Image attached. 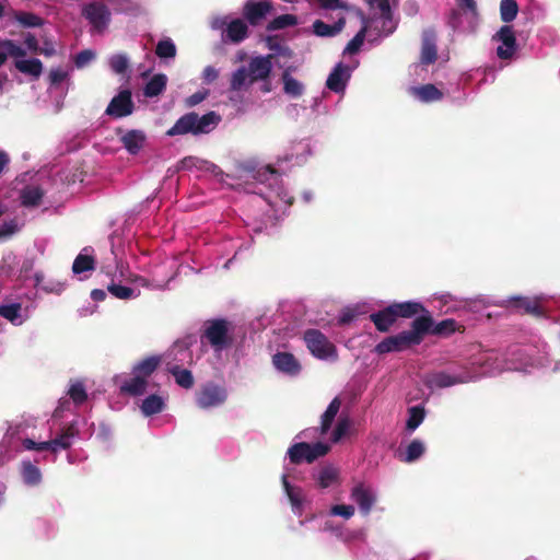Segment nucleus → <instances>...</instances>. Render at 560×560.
<instances>
[{
    "label": "nucleus",
    "mask_w": 560,
    "mask_h": 560,
    "mask_svg": "<svg viewBox=\"0 0 560 560\" xmlns=\"http://www.w3.org/2000/svg\"><path fill=\"white\" fill-rule=\"evenodd\" d=\"M25 45L27 46V48L37 54L38 50H39V46H38V40L37 38L35 37V35L31 34V33H27V35L25 36V40H24Z\"/></svg>",
    "instance_id": "e2e57ef3"
},
{
    "label": "nucleus",
    "mask_w": 560,
    "mask_h": 560,
    "mask_svg": "<svg viewBox=\"0 0 560 560\" xmlns=\"http://www.w3.org/2000/svg\"><path fill=\"white\" fill-rule=\"evenodd\" d=\"M44 197V190L38 186H26L21 191V203L24 207H37Z\"/></svg>",
    "instance_id": "bb28decb"
},
{
    "label": "nucleus",
    "mask_w": 560,
    "mask_h": 560,
    "mask_svg": "<svg viewBox=\"0 0 560 560\" xmlns=\"http://www.w3.org/2000/svg\"><path fill=\"white\" fill-rule=\"evenodd\" d=\"M282 485L292 506L300 509L302 506V490L292 487L285 475L282 476Z\"/></svg>",
    "instance_id": "37998d69"
},
{
    "label": "nucleus",
    "mask_w": 560,
    "mask_h": 560,
    "mask_svg": "<svg viewBox=\"0 0 560 560\" xmlns=\"http://www.w3.org/2000/svg\"><path fill=\"white\" fill-rule=\"evenodd\" d=\"M272 3L268 0H248L243 8V16L250 25L256 26L272 11Z\"/></svg>",
    "instance_id": "9b49d317"
},
{
    "label": "nucleus",
    "mask_w": 560,
    "mask_h": 560,
    "mask_svg": "<svg viewBox=\"0 0 560 560\" xmlns=\"http://www.w3.org/2000/svg\"><path fill=\"white\" fill-rule=\"evenodd\" d=\"M272 363L278 371L288 375H298L301 371V364L290 352H277L272 357Z\"/></svg>",
    "instance_id": "f3484780"
},
{
    "label": "nucleus",
    "mask_w": 560,
    "mask_h": 560,
    "mask_svg": "<svg viewBox=\"0 0 560 560\" xmlns=\"http://www.w3.org/2000/svg\"><path fill=\"white\" fill-rule=\"evenodd\" d=\"M226 399V389L214 383L205 384L196 395V402L200 409L218 407L224 404Z\"/></svg>",
    "instance_id": "423d86ee"
},
{
    "label": "nucleus",
    "mask_w": 560,
    "mask_h": 560,
    "mask_svg": "<svg viewBox=\"0 0 560 560\" xmlns=\"http://www.w3.org/2000/svg\"><path fill=\"white\" fill-rule=\"evenodd\" d=\"M167 78L163 73L153 75L145 84L143 94L147 97H155L160 95L166 88Z\"/></svg>",
    "instance_id": "c756f323"
},
{
    "label": "nucleus",
    "mask_w": 560,
    "mask_h": 560,
    "mask_svg": "<svg viewBox=\"0 0 560 560\" xmlns=\"http://www.w3.org/2000/svg\"><path fill=\"white\" fill-rule=\"evenodd\" d=\"M218 77H219V71L214 67L207 66L203 69L202 78H203L205 82L211 83V82L215 81L218 79Z\"/></svg>",
    "instance_id": "680f3d73"
},
{
    "label": "nucleus",
    "mask_w": 560,
    "mask_h": 560,
    "mask_svg": "<svg viewBox=\"0 0 560 560\" xmlns=\"http://www.w3.org/2000/svg\"><path fill=\"white\" fill-rule=\"evenodd\" d=\"M68 395L75 405H82L88 399L84 385L80 382L72 384L68 390Z\"/></svg>",
    "instance_id": "09e8293b"
},
{
    "label": "nucleus",
    "mask_w": 560,
    "mask_h": 560,
    "mask_svg": "<svg viewBox=\"0 0 560 560\" xmlns=\"http://www.w3.org/2000/svg\"><path fill=\"white\" fill-rule=\"evenodd\" d=\"M343 24H345L343 20H339L334 25H329V24L323 22L322 20H316L313 23V31L317 36H320V37L335 36L342 30Z\"/></svg>",
    "instance_id": "473e14b6"
},
{
    "label": "nucleus",
    "mask_w": 560,
    "mask_h": 560,
    "mask_svg": "<svg viewBox=\"0 0 560 560\" xmlns=\"http://www.w3.org/2000/svg\"><path fill=\"white\" fill-rule=\"evenodd\" d=\"M338 478L339 471L337 468L332 466H325L320 469L318 474L317 482L322 489H326L332 486L335 482H337Z\"/></svg>",
    "instance_id": "e433bc0d"
},
{
    "label": "nucleus",
    "mask_w": 560,
    "mask_h": 560,
    "mask_svg": "<svg viewBox=\"0 0 560 560\" xmlns=\"http://www.w3.org/2000/svg\"><path fill=\"white\" fill-rule=\"evenodd\" d=\"M470 380H471V376L469 375L468 372H463L460 374H450L447 372L441 371V372L433 373L430 376L428 384L431 387L445 388V387L454 386L457 384L467 383Z\"/></svg>",
    "instance_id": "ddd939ff"
},
{
    "label": "nucleus",
    "mask_w": 560,
    "mask_h": 560,
    "mask_svg": "<svg viewBox=\"0 0 560 560\" xmlns=\"http://www.w3.org/2000/svg\"><path fill=\"white\" fill-rule=\"evenodd\" d=\"M38 52L46 57H51L56 54V49L50 42L45 40L44 46L42 48L39 47Z\"/></svg>",
    "instance_id": "69168bd1"
},
{
    "label": "nucleus",
    "mask_w": 560,
    "mask_h": 560,
    "mask_svg": "<svg viewBox=\"0 0 560 560\" xmlns=\"http://www.w3.org/2000/svg\"><path fill=\"white\" fill-rule=\"evenodd\" d=\"M429 326L430 320L428 318H415L410 330L386 337L375 346V352L378 354L400 352L412 346H418L423 341Z\"/></svg>",
    "instance_id": "f257e3e1"
},
{
    "label": "nucleus",
    "mask_w": 560,
    "mask_h": 560,
    "mask_svg": "<svg viewBox=\"0 0 560 560\" xmlns=\"http://www.w3.org/2000/svg\"><path fill=\"white\" fill-rule=\"evenodd\" d=\"M351 499L358 504L363 515H369L376 502V497L372 489L365 487L363 483H359L352 488Z\"/></svg>",
    "instance_id": "4468645a"
},
{
    "label": "nucleus",
    "mask_w": 560,
    "mask_h": 560,
    "mask_svg": "<svg viewBox=\"0 0 560 560\" xmlns=\"http://www.w3.org/2000/svg\"><path fill=\"white\" fill-rule=\"evenodd\" d=\"M109 66L115 73L122 74L127 71L129 62L125 55L117 54L110 57Z\"/></svg>",
    "instance_id": "8fccbe9b"
},
{
    "label": "nucleus",
    "mask_w": 560,
    "mask_h": 560,
    "mask_svg": "<svg viewBox=\"0 0 560 560\" xmlns=\"http://www.w3.org/2000/svg\"><path fill=\"white\" fill-rule=\"evenodd\" d=\"M457 1H458V4L460 8L467 9L468 11L474 12V13L477 11V4H476L475 0H457Z\"/></svg>",
    "instance_id": "774afa93"
},
{
    "label": "nucleus",
    "mask_w": 560,
    "mask_h": 560,
    "mask_svg": "<svg viewBox=\"0 0 560 560\" xmlns=\"http://www.w3.org/2000/svg\"><path fill=\"white\" fill-rule=\"evenodd\" d=\"M396 318H411L417 314H425L429 312L420 302L407 301L401 303H393L390 304Z\"/></svg>",
    "instance_id": "aec40b11"
},
{
    "label": "nucleus",
    "mask_w": 560,
    "mask_h": 560,
    "mask_svg": "<svg viewBox=\"0 0 560 560\" xmlns=\"http://www.w3.org/2000/svg\"><path fill=\"white\" fill-rule=\"evenodd\" d=\"M371 322L375 325L376 329L381 332H386L390 329V327L395 324L397 320L395 313L390 305L387 307L376 312L372 313L370 315Z\"/></svg>",
    "instance_id": "412c9836"
},
{
    "label": "nucleus",
    "mask_w": 560,
    "mask_h": 560,
    "mask_svg": "<svg viewBox=\"0 0 560 560\" xmlns=\"http://www.w3.org/2000/svg\"><path fill=\"white\" fill-rule=\"evenodd\" d=\"M14 19L24 27H39L44 24V20L32 12L15 11Z\"/></svg>",
    "instance_id": "a19ab883"
},
{
    "label": "nucleus",
    "mask_w": 560,
    "mask_h": 560,
    "mask_svg": "<svg viewBox=\"0 0 560 560\" xmlns=\"http://www.w3.org/2000/svg\"><path fill=\"white\" fill-rule=\"evenodd\" d=\"M368 32V26L364 25L355 35L354 37L347 44L345 48V54L354 55L357 54L360 48L362 47L365 35Z\"/></svg>",
    "instance_id": "49530a36"
},
{
    "label": "nucleus",
    "mask_w": 560,
    "mask_h": 560,
    "mask_svg": "<svg viewBox=\"0 0 560 560\" xmlns=\"http://www.w3.org/2000/svg\"><path fill=\"white\" fill-rule=\"evenodd\" d=\"M21 305L18 303L0 305V316L14 322L20 316Z\"/></svg>",
    "instance_id": "3c124183"
},
{
    "label": "nucleus",
    "mask_w": 560,
    "mask_h": 560,
    "mask_svg": "<svg viewBox=\"0 0 560 560\" xmlns=\"http://www.w3.org/2000/svg\"><path fill=\"white\" fill-rule=\"evenodd\" d=\"M148 381L138 374H132V377L126 380L120 386L121 394H127L132 397L142 396L147 392Z\"/></svg>",
    "instance_id": "b1692460"
},
{
    "label": "nucleus",
    "mask_w": 560,
    "mask_h": 560,
    "mask_svg": "<svg viewBox=\"0 0 560 560\" xmlns=\"http://www.w3.org/2000/svg\"><path fill=\"white\" fill-rule=\"evenodd\" d=\"M438 35L434 28H425L421 35L420 62L429 66L438 60Z\"/></svg>",
    "instance_id": "f8f14e48"
},
{
    "label": "nucleus",
    "mask_w": 560,
    "mask_h": 560,
    "mask_svg": "<svg viewBox=\"0 0 560 560\" xmlns=\"http://www.w3.org/2000/svg\"><path fill=\"white\" fill-rule=\"evenodd\" d=\"M167 371L175 377V382L178 386L185 389H190L194 386L195 380L191 371L171 363L167 364Z\"/></svg>",
    "instance_id": "393cba45"
},
{
    "label": "nucleus",
    "mask_w": 560,
    "mask_h": 560,
    "mask_svg": "<svg viewBox=\"0 0 560 560\" xmlns=\"http://www.w3.org/2000/svg\"><path fill=\"white\" fill-rule=\"evenodd\" d=\"M341 401L338 397H335L328 405L326 411L322 416L320 433L326 434L330 429L339 409Z\"/></svg>",
    "instance_id": "c85d7f7f"
},
{
    "label": "nucleus",
    "mask_w": 560,
    "mask_h": 560,
    "mask_svg": "<svg viewBox=\"0 0 560 560\" xmlns=\"http://www.w3.org/2000/svg\"><path fill=\"white\" fill-rule=\"evenodd\" d=\"M320 8L325 10H336L343 8V4L340 2V0H317Z\"/></svg>",
    "instance_id": "0e129e2a"
},
{
    "label": "nucleus",
    "mask_w": 560,
    "mask_h": 560,
    "mask_svg": "<svg viewBox=\"0 0 560 560\" xmlns=\"http://www.w3.org/2000/svg\"><path fill=\"white\" fill-rule=\"evenodd\" d=\"M412 94L421 102L431 103L442 100L443 93L431 83L423 84L418 88H412Z\"/></svg>",
    "instance_id": "a878e982"
},
{
    "label": "nucleus",
    "mask_w": 560,
    "mask_h": 560,
    "mask_svg": "<svg viewBox=\"0 0 560 560\" xmlns=\"http://www.w3.org/2000/svg\"><path fill=\"white\" fill-rule=\"evenodd\" d=\"M298 24V18L293 14H282L271 20L267 25V31H278Z\"/></svg>",
    "instance_id": "79ce46f5"
},
{
    "label": "nucleus",
    "mask_w": 560,
    "mask_h": 560,
    "mask_svg": "<svg viewBox=\"0 0 560 560\" xmlns=\"http://www.w3.org/2000/svg\"><path fill=\"white\" fill-rule=\"evenodd\" d=\"M505 306L516 312L539 316L541 307L539 303L527 296H511L505 301Z\"/></svg>",
    "instance_id": "dca6fc26"
},
{
    "label": "nucleus",
    "mask_w": 560,
    "mask_h": 560,
    "mask_svg": "<svg viewBox=\"0 0 560 560\" xmlns=\"http://www.w3.org/2000/svg\"><path fill=\"white\" fill-rule=\"evenodd\" d=\"M231 324L224 318L210 319L205 323L201 338L208 340L214 351H222L233 345V337L230 335Z\"/></svg>",
    "instance_id": "7ed1b4c3"
},
{
    "label": "nucleus",
    "mask_w": 560,
    "mask_h": 560,
    "mask_svg": "<svg viewBox=\"0 0 560 560\" xmlns=\"http://www.w3.org/2000/svg\"><path fill=\"white\" fill-rule=\"evenodd\" d=\"M49 443H51L52 453H57L59 450H68L71 446V440L65 433H60L57 438L50 440Z\"/></svg>",
    "instance_id": "864d4df0"
},
{
    "label": "nucleus",
    "mask_w": 560,
    "mask_h": 560,
    "mask_svg": "<svg viewBox=\"0 0 560 560\" xmlns=\"http://www.w3.org/2000/svg\"><path fill=\"white\" fill-rule=\"evenodd\" d=\"M23 446L30 451H37V452L51 451V443H49V441L35 442L32 439H25L23 441Z\"/></svg>",
    "instance_id": "5fc2aeb1"
},
{
    "label": "nucleus",
    "mask_w": 560,
    "mask_h": 560,
    "mask_svg": "<svg viewBox=\"0 0 560 560\" xmlns=\"http://www.w3.org/2000/svg\"><path fill=\"white\" fill-rule=\"evenodd\" d=\"M155 54L160 58H174L176 56V46L171 38L162 39L155 47Z\"/></svg>",
    "instance_id": "a18cd8bd"
},
{
    "label": "nucleus",
    "mask_w": 560,
    "mask_h": 560,
    "mask_svg": "<svg viewBox=\"0 0 560 560\" xmlns=\"http://www.w3.org/2000/svg\"><path fill=\"white\" fill-rule=\"evenodd\" d=\"M518 13V4L515 0L500 1V18L504 23L514 21Z\"/></svg>",
    "instance_id": "4c0bfd02"
},
{
    "label": "nucleus",
    "mask_w": 560,
    "mask_h": 560,
    "mask_svg": "<svg viewBox=\"0 0 560 560\" xmlns=\"http://www.w3.org/2000/svg\"><path fill=\"white\" fill-rule=\"evenodd\" d=\"M162 362L160 355H150L137 362L132 368V374H138L145 381L158 370Z\"/></svg>",
    "instance_id": "5701e85b"
},
{
    "label": "nucleus",
    "mask_w": 560,
    "mask_h": 560,
    "mask_svg": "<svg viewBox=\"0 0 560 560\" xmlns=\"http://www.w3.org/2000/svg\"><path fill=\"white\" fill-rule=\"evenodd\" d=\"M164 400L159 395L152 394L148 396L141 405V411L144 416H153L160 413L164 409Z\"/></svg>",
    "instance_id": "72a5a7b5"
},
{
    "label": "nucleus",
    "mask_w": 560,
    "mask_h": 560,
    "mask_svg": "<svg viewBox=\"0 0 560 560\" xmlns=\"http://www.w3.org/2000/svg\"><path fill=\"white\" fill-rule=\"evenodd\" d=\"M0 48L2 49V54H7V58L9 56L21 58L26 55V51L11 39L0 40Z\"/></svg>",
    "instance_id": "de8ad7c7"
},
{
    "label": "nucleus",
    "mask_w": 560,
    "mask_h": 560,
    "mask_svg": "<svg viewBox=\"0 0 560 560\" xmlns=\"http://www.w3.org/2000/svg\"><path fill=\"white\" fill-rule=\"evenodd\" d=\"M21 474L23 481L28 486H36L42 480V474L37 466L32 464L31 462H23Z\"/></svg>",
    "instance_id": "f704fd0d"
},
{
    "label": "nucleus",
    "mask_w": 560,
    "mask_h": 560,
    "mask_svg": "<svg viewBox=\"0 0 560 560\" xmlns=\"http://www.w3.org/2000/svg\"><path fill=\"white\" fill-rule=\"evenodd\" d=\"M347 66L338 63L328 75L326 86L336 93L343 92L350 78Z\"/></svg>",
    "instance_id": "a211bd4d"
},
{
    "label": "nucleus",
    "mask_w": 560,
    "mask_h": 560,
    "mask_svg": "<svg viewBox=\"0 0 560 560\" xmlns=\"http://www.w3.org/2000/svg\"><path fill=\"white\" fill-rule=\"evenodd\" d=\"M303 339L310 352L319 360H336L337 348L329 339L318 329L310 328L304 331Z\"/></svg>",
    "instance_id": "20e7f679"
},
{
    "label": "nucleus",
    "mask_w": 560,
    "mask_h": 560,
    "mask_svg": "<svg viewBox=\"0 0 560 560\" xmlns=\"http://www.w3.org/2000/svg\"><path fill=\"white\" fill-rule=\"evenodd\" d=\"M95 269V259L93 256L85 255L80 253L73 264H72V271L75 275H80L85 271H91Z\"/></svg>",
    "instance_id": "58836bf2"
},
{
    "label": "nucleus",
    "mask_w": 560,
    "mask_h": 560,
    "mask_svg": "<svg viewBox=\"0 0 560 560\" xmlns=\"http://www.w3.org/2000/svg\"><path fill=\"white\" fill-rule=\"evenodd\" d=\"M493 39L502 44L497 48V55L500 59L506 60L513 57L517 49V43L511 25L501 26L493 36Z\"/></svg>",
    "instance_id": "6e6552de"
},
{
    "label": "nucleus",
    "mask_w": 560,
    "mask_h": 560,
    "mask_svg": "<svg viewBox=\"0 0 560 560\" xmlns=\"http://www.w3.org/2000/svg\"><path fill=\"white\" fill-rule=\"evenodd\" d=\"M135 104L129 90L120 91L109 102L105 113L115 118H122L132 114Z\"/></svg>",
    "instance_id": "1a4fd4ad"
},
{
    "label": "nucleus",
    "mask_w": 560,
    "mask_h": 560,
    "mask_svg": "<svg viewBox=\"0 0 560 560\" xmlns=\"http://www.w3.org/2000/svg\"><path fill=\"white\" fill-rule=\"evenodd\" d=\"M82 15L89 21L94 31L102 33L107 28L112 13L103 2H91L84 5Z\"/></svg>",
    "instance_id": "0eeeda50"
},
{
    "label": "nucleus",
    "mask_w": 560,
    "mask_h": 560,
    "mask_svg": "<svg viewBox=\"0 0 560 560\" xmlns=\"http://www.w3.org/2000/svg\"><path fill=\"white\" fill-rule=\"evenodd\" d=\"M349 425H350V421L348 418H340L338 420V423H337L335 430L332 431L331 441L334 443L339 442L346 435V433L349 429Z\"/></svg>",
    "instance_id": "603ef678"
},
{
    "label": "nucleus",
    "mask_w": 560,
    "mask_h": 560,
    "mask_svg": "<svg viewBox=\"0 0 560 560\" xmlns=\"http://www.w3.org/2000/svg\"><path fill=\"white\" fill-rule=\"evenodd\" d=\"M417 318H428L430 320V326L425 331V335L431 334L435 336L447 337L459 329L457 322L453 318H446L435 324L430 312H425V314H422Z\"/></svg>",
    "instance_id": "2eb2a0df"
},
{
    "label": "nucleus",
    "mask_w": 560,
    "mask_h": 560,
    "mask_svg": "<svg viewBox=\"0 0 560 560\" xmlns=\"http://www.w3.org/2000/svg\"><path fill=\"white\" fill-rule=\"evenodd\" d=\"M120 141L130 154H137L143 148L145 135L141 130L132 129L121 136Z\"/></svg>",
    "instance_id": "4be33fe9"
},
{
    "label": "nucleus",
    "mask_w": 560,
    "mask_h": 560,
    "mask_svg": "<svg viewBox=\"0 0 560 560\" xmlns=\"http://www.w3.org/2000/svg\"><path fill=\"white\" fill-rule=\"evenodd\" d=\"M107 291L118 300H130L140 295L139 289L115 283L114 281L107 285Z\"/></svg>",
    "instance_id": "2f4dec72"
},
{
    "label": "nucleus",
    "mask_w": 560,
    "mask_h": 560,
    "mask_svg": "<svg viewBox=\"0 0 560 560\" xmlns=\"http://www.w3.org/2000/svg\"><path fill=\"white\" fill-rule=\"evenodd\" d=\"M95 54L90 49H84L77 54L74 58V63L78 68L85 67L92 59H94Z\"/></svg>",
    "instance_id": "4d7b16f0"
},
{
    "label": "nucleus",
    "mask_w": 560,
    "mask_h": 560,
    "mask_svg": "<svg viewBox=\"0 0 560 560\" xmlns=\"http://www.w3.org/2000/svg\"><path fill=\"white\" fill-rule=\"evenodd\" d=\"M15 68L24 73L38 79L43 72V63L39 59L33 58L28 60H15Z\"/></svg>",
    "instance_id": "cd10ccee"
},
{
    "label": "nucleus",
    "mask_w": 560,
    "mask_h": 560,
    "mask_svg": "<svg viewBox=\"0 0 560 560\" xmlns=\"http://www.w3.org/2000/svg\"><path fill=\"white\" fill-rule=\"evenodd\" d=\"M329 450L330 446L326 443L317 442L310 444L306 442H299L288 450V455L292 464L299 465L304 460L306 463H313L317 458L325 456Z\"/></svg>",
    "instance_id": "39448f33"
},
{
    "label": "nucleus",
    "mask_w": 560,
    "mask_h": 560,
    "mask_svg": "<svg viewBox=\"0 0 560 560\" xmlns=\"http://www.w3.org/2000/svg\"><path fill=\"white\" fill-rule=\"evenodd\" d=\"M424 453V445L419 440H413L406 448L404 456H400V460L405 463H412L419 459Z\"/></svg>",
    "instance_id": "ea45409f"
},
{
    "label": "nucleus",
    "mask_w": 560,
    "mask_h": 560,
    "mask_svg": "<svg viewBox=\"0 0 560 560\" xmlns=\"http://www.w3.org/2000/svg\"><path fill=\"white\" fill-rule=\"evenodd\" d=\"M292 68H288L282 73L283 91L292 97H299L303 94V84L290 75Z\"/></svg>",
    "instance_id": "7c9ffc66"
},
{
    "label": "nucleus",
    "mask_w": 560,
    "mask_h": 560,
    "mask_svg": "<svg viewBox=\"0 0 560 560\" xmlns=\"http://www.w3.org/2000/svg\"><path fill=\"white\" fill-rule=\"evenodd\" d=\"M354 317H355L354 312L347 310L341 314V316L339 318V324L347 325V324L351 323L354 319Z\"/></svg>",
    "instance_id": "338daca9"
},
{
    "label": "nucleus",
    "mask_w": 560,
    "mask_h": 560,
    "mask_svg": "<svg viewBox=\"0 0 560 560\" xmlns=\"http://www.w3.org/2000/svg\"><path fill=\"white\" fill-rule=\"evenodd\" d=\"M219 121L220 116L214 112H209L202 116L191 112L183 115L174 126L166 131V135L173 137L187 133H209Z\"/></svg>",
    "instance_id": "f03ea898"
},
{
    "label": "nucleus",
    "mask_w": 560,
    "mask_h": 560,
    "mask_svg": "<svg viewBox=\"0 0 560 560\" xmlns=\"http://www.w3.org/2000/svg\"><path fill=\"white\" fill-rule=\"evenodd\" d=\"M409 417L407 420V429L410 431L416 430L423 421L425 411L422 406H413L409 408Z\"/></svg>",
    "instance_id": "c03bdc74"
},
{
    "label": "nucleus",
    "mask_w": 560,
    "mask_h": 560,
    "mask_svg": "<svg viewBox=\"0 0 560 560\" xmlns=\"http://www.w3.org/2000/svg\"><path fill=\"white\" fill-rule=\"evenodd\" d=\"M249 85V74L246 67H240L232 73L230 80V89L232 91L238 92L243 89H246Z\"/></svg>",
    "instance_id": "c9c22d12"
},
{
    "label": "nucleus",
    "mask_w": 560,
    "mask_h": 560,
    "mask_svg": "<svg viewBox=\"0 0 560 560\" xmlns=\"http://www.w3.org/2000/svg\"><path fill=\"white\" fill-rule=\"evenodd\" d=\"M18 231V225L14 221L4 222L0 225V241L3 237L13 235Z\"/></svg>",
    "instance_id": "bf43d9fd"
},
{
    "label": "nucleus",
    "mask_w": 560,
    "mask_h": 560,
    "mask_svg": "<svg viewBox=\"0 0 560 560\" xmlns=\"http://www.w3.org/2000/svg\"><path fill=\"white\" fill-rule=\"evenodd\" d=\"M208 90L197 91L196 93L191 94L189 97L186 98V105L189 107H194L200 104L202 101H205L208 97Z\"/></svg>",
    "instance_id": "13d9d810"
},
{
    "label": "nucleus",
    "mask_w": 560,
    "mask_h": 560,
    "mask_svg": "<svg viewBox=\"0 0 560 560\" xmlns=\"http://www.w3.org/2000/svg\"><path fill=\"white\" fill-rule=\"evenodd\" d=\"M273 55L253 57L247 66L249 74V84L269 79L272 71L271 59Z\"/></svg>",
    "instance_id": "9d476101"
},
{
    "label": "nucleus",
    "mask_w": 560,
    "mask_h": 560,
    "mask_svg": "<svg viewBox=\"0 0 560 560\" xmlns=\"http://www.w3.org/2000/svg\"><path fill=\"white\" fill-rule=\"evenodd\" d=\"M247 36V24L241 19H235L226 25L222 39L223 42L238 44L243 42Z\"/></svg>",
    "instance_id": "6ab92c4d"
},
{
    "label": "nucleus",
    "mask_w": 560,
    "mask_h": 560,
    "mask_svg": "<svg viewBox=\"0 0 560 560\" xmlns=\"http://www.w3.org/2000/svg\"><path fill=\"white\" fill-rule=\"evenodd\" d=\"M331 514L332 515H337V516H341V517H345V518H350L351 516H353L354 514V506L353 505H346V504H338V505H334L331 508Z\"/></svg>",
    "instance_id": "6e6d98bb"
},
{
    "label": "nucleus",
    "mask_w": 560,
    "mask_h": 560,
    "mask_svg": "<svg viewBox=\"0 0 560 560\" xmlns=\"http://www.w3.org/2000/svg\"><path fill=\"white\" fill-rule=\"evenodd\" d=\"M67 78V72L61 69H52L49 72V81L52 85L60 84Z\"/></svg>",
    "instance_id": "052dcab7"
}]
</instances>
